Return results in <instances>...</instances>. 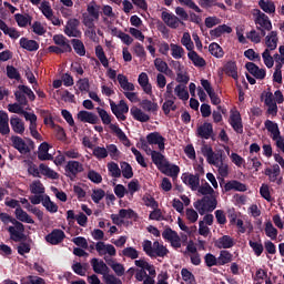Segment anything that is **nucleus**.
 <instances>
[{
	"instance_id": "obj_18",
	"label": "nucleus",
	"mask_w": 284,
	"mask_h": 284,
	"mask_svg": "<svg viewBox=\"0 0 284 284\" xmlns=\"http://www.w3.org/2000/svg\"><path fill=\"white\" fill-rule=\"evenodd\" d=\"M234 245H236V242H234V237L230 235H223L214 242V246L217 250H232Z\"/></svg>"
},
{
	"instance_id": "obj_58",
	"label": "nucleus",
	"mask_w": 284,
	"mask_h": 284,
	"mask_svg": "<svg viewBox=\"0 0 284 284\" xmlns=\"http://www.w3.org/2000/svg\"><path fill=\"white\" fill-rule=\"evenodd\" d=\"M197 192H199V194H202V196H212V195H214V189L207 182H205L204 185H200L197 187Z\"/></svg>"
},
{
	"instance_id": "obj_39",
	"label": "nucleus",
	"mask_w": 284,
	"mask_h": 284,
	"mask_svg": "<svg viewBox=\"0 0 284 284\" xmlns=\"http://www.w3.org/2000/svg\"><path fill=\"white\" fill-rule=\"evenodd\" d=\"M16 219L18 221H21V223H29L31 225H34V220L21 207L16 209Z\"/></svg>"
},
{
	"instance_id": "obj_43",
	"label": "nucleus",
	"mask_w": 284,
	"mask_h": 284,
	"mask_svg": "<svg viewBox=\"0 0 284 284\" xmlns=\"http://www.w3.org/2000/svg\"><path fill=\"white\" fill-rule=\"evenodd\" d=\"M264 232L271 241H276L278 236V230L274 227V224H272V222L268 221L265 223Z\"/></svg>"
},
{
	"instance_id": "obj_55",
	"label": "nucleus",
	"mask_w": 284,
	"mask_h": 284,
	"mask_svg": "<svg viewBox=\"0 0 284 284\" xmlns=\"http://www.w3.org/2000/svg\"><path fill=\"white\" fill-rule=\"evenodd\" d=\"M204 263H205L206 267H214V266L219 267V257H216L212 253H206L204 255Z\"/></svg>"
},
{
	"instance_id": "obj_40",
	"label": "nucleus",
	"mask_w": 284,
	"mask_h": 284,
	"mask_svg": "<svg viewBox=\"0 0 284 284\" xmlns=\"http://www.w3.org/2000/svg\"><path fill=\"white\" fill-rule=\"evenodd\" d=\"M154 67L158 72H161L162 74H172V71L170 70V67H168V62L163 61L161 58H156L154 60Z\"/></svg>"
},
{
	"instance_id": "obj_15",
	"label": "nucleus",
	"mask_w": 284,
	"mask_h": 284,
	"mask_svg": "<svg viewBox=\"0 0 284 284\" xmlns=\"http://www.w3.org/2000/svg\"><path fill=\"white\" fill-rule=\"evenodd\" d=\"M44 239L47 243H50V245H59V243H63L65 232H63L61 229H54L51 233L45 235Z\"/></svg>"
},
{
	"instance_id": "obj_52",
	"label": "nucleus",
	"mask_w": 284,
	"mask_h": 284,
	"mask_svg": "<svg viewBox=\"0 0 284 284\" xmlns=\"http://www.w3.org/2000/svg\"><path fill=\"white\" fill-rule=\"evenodd\" d=\"M30 192L31 194H45V186L39 180H36L30 184Z\"/></svg>"
},
{
	"instance_id": "obj_33",
	"label": "nucleus",
	"mask_w": 284,
	"mask_h": 284,
	"mask_svg": "<svg viewBox=\"0 0 284 284\" xmlns=\"http://www.w3.org/2000/svg\"><path fill=\"white\" fill-rule=\"evenodd\" d=\"M232 261H234V255L230 251L227 250L220 251V255L217 257L219 267L223 265H227V263H232Z\"/></svg>"
},
{
	"instance_id": "obj_35",
	"label": "nucleus",
	"mask_w": 284,
	"mask_h": 284,
	"mask_svg": "<svg viewBox=\"0 0 284 284\" xmlns=\"http://www.w3.org/2000/svg\"><path fill=\"white\" fill-rule=\"evenodd\" d=\"M264 125L267 132H271L273 140H276L278 139V136H281V129H278V124L276 122H273L272 120H266L264 122Z\"/></svg>"
},
{
	"instance_id": "obj_20",
	"label": "nucleus",
	"mask_w": 284,
	"mask_h": 284,
	"mask_svg": "<svg viewBox=\"0 0 284 284\" xmlns=\"http://www.w3.org/2000/svg\"><path fill=\"white\" fill-rule=\"evenodd\" d=\"M182 181L185 185H189L193 192L199 190V186L201 185V178L195 174L184 173L182 175Z\"/></svg>"
},
{
	"instance_id": "obj_30",
	"label": "nucleus",
	"mask_w": 284,
	"mask_h": 284,
	"mask_svg": "<svg viewBox=\"0 0 284 284\" xmlns=\"http://www.w3.org/2000/svg\"><path fill=\"white\" fill-rule=\"evenodd\" d=\"M187 58L190 59V61H192L195 68H205V65H207V62L205 61V59L199 55L196 51L189 52Z\"/></svg>"
},
{
	"instance_id": "obj_46",
	"label": "nucleus",
	"mask_w": 284,
	"mask_h": 284,
	"mask_svg": "<svg viewBox=\"0 0 284 284\" xmlns=\"http://www.w3.org/2000/svg\"><path fill=\"white\" fill-rule=\"evenodd\" d=\"M95 55L100 63H102L103 68H109L110 61H108V57L105 55V51H103V47H101V44L95 47Z\"/></svg>"
},
{
	"instance_id": "obj_16",
	"label": "nucleus",
	"mask_w": 284,
	"mask_h": 284,
	"mask_svg": "<svg viewBox=\"0 0 284 284\" xmlns=\"http://www.w3.org/2000/svg\"><path fill=\"white\" fill-rule=\"evenodd\" d=\"M95 251L98 252L99 256H114L116 254V248L112 244H105L103 241H99L95 243Z\"/></svg>"
},
{
	"instance_id": "obj_14",
	"label": "nucleus",
	"mask_w": 284,
	"mask_h": 284,
	"mask_svg": "<svg viewBox=\"0 0 284 284\" xmlns=\"http://www.w3.org/2000/svg\"><path fill=\"white\" fill-rule=\"evenodd\" d=\"M162 239L170 241L172 247H181V237L176 231L168 227L162 232Z\"/></svg>"
},
{
	"instance_id": "obj_17",
	"label": "nucleus",
	"mask_w": 284,
	"mask_h": 284,
	"mask_svg": "<svg viewBox=\"0 0 284 284\" xmlns=\"http://www.w3.org/2000/svg\"><path fill=\"white\" fill-rule=\"evenodd\" d=\"M245 68L254 79H258L260 81H263L265 77H267V71L265 69L258 68L254 62H247L245 64Z\"/></svg>"
},
{
	"instance_id": "obj_27",
	"label": "nucleus",
	"mask_w": 284,
	"mask_h": 284,
	"mask_svg": "<svg viewBox=\"0 0 284 284\" xmlns=\"http://www.w3.org/2000/svg\"><path fill=\"white\" fill-rule=\"evenodd\" d=\"M10 118L6 111H0V134H10Z\"/></svg>"
},
{
	"instance_id": "obj_50",
	"label": "nucleus",
	"mask_w": 284,
	"mask_h": 284,
	"mask_svg": "<svg viewBox=\"0 0 284 284\" xmlns=\"http://www.w3.org/2000/svg\"><path fill=\"white\" fill-rule=\"evenodd\" d=\"M120 168L122 170L121 174L123 179H132L134 176V171L132 170V165H130V163L121 162Z\"/></svg>"
},
{
	"instance_id": "obj_60",
	"label": "nucleus",
	"mask_w": 284,
	"mask_h": 284,
	"mask_svg": "<svg viewBox=\"0 0 284 284\" xmlns=\"http://www.w3.org/2000/svg\"><path fill=\"white\" fill-rule=\"evenodd\" d=\"M262 59L266 68H274V58L270 53V49L264 50V52L262 53Z\"/></svg>"
},
{
	"instance_id": "obj_1",
	"label": "nucleus",
	"mask_w": 284,
	"mask_h": 284,
	"mask_svg": "<svg viewBox=\"0 0 284 284\" xmlns=\"http://www.w3.org/2000/svg\"><path fill=\"white\" fill-rule=\"evenodd\" d=\"M151 160L154 165H156L158 170L165 174L166 176H171L172 179H176L179 173L181 172V168L179 165L173 164L170 165V161L165 159V155L159 151H151Z\"/></svg>"
},
{
	"instance_id": "obj_44",
	"label": "nucleus",
	"mask_w": 284,
	"mask_h": 284,
	"mask_svg": "<svg viewBox=\"0 0 284 284\" xmlns=\"http://www.w3.org/2000/svg\"><path fill=\"white\" fill-rule=\"evenodd\" d=\"M42 205L43 207H45L47 212H50L51 214H57V212H59V205L52 202L49 195L44 196V200L42 201Z\"/></svg>"
},
{
	"instance_id": "obj_3",
	"label": "nucleus",
	"mask_w": 284,
	"mask_h": 284,
	"mask_svg": "<svg viewBox=\"0 0 284 284\" xmlns=\"http://www.w3.org/2000/svg\"><path fill=\"white\" fill-rule=\"evenodd\" d=\"M95 110L103 125H109L110 130L113 131V133L118 136L120 141H130V139H128V135H125V132H123V130H121L118 124H112V115H110V113H108L105 109L98 106Z\"/></svg>"
},
{
	"instance_id": "obj_38",
	"label": "nucleus",
	"mask_w": 284,
	"mask_h": 284,
	"mask_svg": "<svg viewBox=\"0 0 284 284\" xmlns=\"http://www.w3.org/2000/svg\"><path fill=\"white\" fill-rule=\"evenodd\" d=\"M116 79L122 90H125V92H134V84L128 81V77L123 74H118Z\"/></svg>"
},
{
	"instance_id": "obj_13",
	"label": "nucleus",
	"mask_w": 284,
	"mask_h": 284,
	"mask_svg": "<svg viewBox=\"0 0 284 284\" xmlns=\"http://www.w3.org/2000/svg\"><path fill=\"white\" fill-rule=\"evenodd\" d=\"M265 176H268V181L271 183H276L277 185H282L283 178L281 176V166L278 164H274L272 169L266 168L264 171Z\"/></svg>"
},
{
	"instance_id": "obj_22",
	"label": "nucleus",
	"mask_w": 284,
	"mask_h": 284,
	"mask_svg": "<svg viewBox=\"0 0 284 284\" xmlns=\"http://www.w3.org/2000/svg\"><path fill=\"white\" fill-rule=\"evenodd\" d=\"M53 42L55 45H59L62 52L68 53L72 52V45H70V40L65 38L63 34H55L53 36Z\"/></svg>"
},
{
	"instance_id": "obj_64",
	"label": "nucleus",
	"mask_w": 284,
	"mask_h": 284,
	"mask_svg": "<svg viewBox=\"0 0 284 284\" xmlns=\"http://www.w3.org/2000/svg\"><path fill=\"white\" fill-rule=\"evenodd\" d=\"M105 197V191L103 189H95L91 195L93 203H101V201Z\"/></svg>"
},
{
	"instance_id": "obj_47",
	"label": "nucleus",
	"mask_w": 284,
	"mask_h": 284,
	"mask_svg": "<svg viewBox=\"0 0 284 284\" xmlns=\"http://www.w3.org/2000/svg\"><path fill=\"white\" fill-rule=\"evenodd\" d=\"M209 51L211 52L212 57H215L216 59H223L225 54L223 48H221L216 42H213L209 45Z\"/></svg>"
},
{
	"instance_id": "obj_36",
	"label": "nucleus",
	"mask_w": 284,
	"mask_h": 284,
	"mask_svg": "<svg viewBox=\"0 0 284 284\" xmlns=\"http://www.w3.org/2000/svg\"><path fill=\"white\" fill-rule=\"evenodd\" d=\"M258 7L266 14H274V12H276V4H274V1L271 0H260Z\"/></svg>"
},
{
	"instance_id": "obj_32",
	"label": "nucleus",
	"mask_w": 284,
	"mask_h": 284,
	"mask_svg": "<svg viewBox=\"0 0 284 284\" xmlns=\"http://www.w3.org/2000/svg\"><path fill=\"white\" fill-rule=\"evenodd\" d=\"M250 247L253 250L255 256H261L263 252L265 251V247L263 246V241L261 240V236L248 241Z\"/></svg>"
},
{
	"instance_id": "obj_5",
	"label": "nucleus",
	"mask_w": 284,
	"mask_h": 284,
	"mask_svg": "<svg viewBox=\"0 0 284 284\" xmlns=\"http://www.w3.org/2000/svg\"><path fill=\"white\" fill-rule=\"evenodd\" d=\"M216 205H219V202L214 195H205L194 203L195 210H197L199 214L202 216L205 212H214V210H216Z\"/></svg>"
},
{
	"instance_id": "obj_41",
	"label": "nucleus",
	"mask_w": 284,
	"mask_h": 284,
	"mask_svg": "<svg viewBox=\"0 0 284 284\" xmlns=\"http://www.w3.org/2000/svg\"><path fill=\"white\" fill-rule=\"evenodd\" d=\"M39 170H40V173L43 175V176H47L48 179H53V180H57L59 179V173H57L54 170L50 169L48 165H45L44 163H41L39 165Z\"/></svg>"
},
{
	"instance_id": "obj_7",
	"label": "nucleus",
	"mask_w": 284,
	"mask_h": 284,
	"mask_svg": "<svg viewBox=\"0 0 284 284\" xmlns=\"http://www.w3.org/2000/svg\"><path fill=\"white\" fill-rule=\"evenodd\" d=\"M14 97L17 103H20V105H28V99L29 101H34L37 99V95H34V91L30 89V87L20 84L18 85V90L14 91Z\"/></svg>"
},
{
	"instance_id": "obj_4",
	"label": "nucleus",
	"mask_w": 284,
	"mask_h": 284,
	"mask_svg": "<svg viewBox=\"0 0 284 284\" xmlns=\"http://www.w3.org/2000/svg\"><path fill=\"white\" fill-rule=\"evenodd\" d=\"M253 17H255V24H257V30L261 37H265L266 32L272 31V20L267 14L263 13L260 9L253 10Z\"/></svg>"
},
{
	"instance_id": "obj_61",
	"label": "nucleus",
	"mask_w": 284,
	"mask_h": 284,
	"mask_svg": "<svg viewBox=\"0 0 284 284\" xmlns=\"http://www.w3.org/2000/svg\"><path fill=\"white\" fill-rule=\"evenodd\" d=\"M77 85H78L80 92H90V79L80 78L77 81Z\"/></svg>"
},
{
	"instance_id": "obj_29",
	"label": "nucleus",
	"mask_w": 284,
	"mask_h": 284,
	"mask_svg": "<svg viewBox=\"0 0 284 284\" xmlns=\"http://www.w3.org/2000/svg\"><path fill=\"white\" fill-rule=\"evenodd\" d=\"M20 48L28 52H37V50H39V42L36 40H29L28 38H21Z\"/></svg>"
},
{
	"instance_id": "obj_62",
	"label": "nucleus",
	"mask_w": 284,
	"mask_h": 284,
	"mask_svg": "<svg viewBox=\"0 0 284 284\" xmlns=\"http://www.w3.org/2000/svg\"><path fill=\"white\" fill-rule=\"evenodd\" d=\"M123 256H126V258H131L132 261L136 260L139 257V251L136 248L130 246L125 247L122 251Z\"/></svg>"
},
{
	"instance_id": "obj_6",
	"label": "nucleus",
	"mask_w": 284,
	"mask_h": 284,
	"mask_svg": "<svg viewBox=\"0 0 284 284\" xmlns=\"http://www.w3.org/2000/svg\"><path fill=\"white\" fill-rule=\"evenodd\" d=\"M9 223H12L14 226H9L8 232L10 234L11 241H14V243H19V241H26V226L23 223L17 221V219L10 216Z\"/></svg>"
},
{
	"instance_id": "obj_53",
	"label": "nucleus",
	"mask_w": 284,
	"mask_h": 284,
	"mask_svg": "<svg viewBox=\"0 0 284 284\" xmlns=\"http://www.w3.org/2000/svg\"><path fill=\"white\" fill-rule=\"evenodd\" d=\"M40 10L42 14L45 17V19H50L54 16V11L52 10V7L48 1H42L40 4Z\"/></svg>"
},
{
	"instance_id": "obj_28",
	"label": "nucleus",
	"mask_w": 284,
	"mask_h": 284,
	"mask_svg": "<svg viewBox=\"0 0 284 284\" xmlns=\"http://www.w3.org/2000/svg\"><path fill=\"white\" fill-rule=\"evenodd\" d=\"M232 34V27L227 24H221L215 29L210 31V36L212 39H219V37H223V34Z\"/></svg>"
},
{
	"instance_id": "obj_21",
	"label": "nucleus",
	"mask_w": 284,
	"mask_h": 284,
	"mask_svg": "<svg viewBox=\"0 0 284 284\" xmlns=\"http://www.w3.org/2000/svg\"><path fill=\"white\" fill-rule=\"evenodd\" d=\"M12 146L20 152V154H30V148L19 135L11 136Z\"/></svg>"
},
{
	"instance_id": "obj_24",
	"label": "nucleus",
	"mask_w": 284,
	"mask_h": 284,
	"mask_svg": "<svg viewBox=\"0 0 284 284\" xmlns=\"http://www.w3.org/2000/svg\"><path fill=\"white\" fill-rule=\"evenodd\" d=\"M91 265L95 274H108V272H110V267H108V264H105L103 260L99 261V258L93 257L91 260Z\"/></svg>"
},
{
	"instance_id": "obj_48",
	"label": "nucleus",
	"mask_w": 284,
	"mask_h": 284,
	"mask_svg": "<svg viewBox=\"0 0 284 284\" xmlns=\"http://www.w3.org/2000/svg\"><path fill=\"white\" fill-rule=\"evenodd\" d=\"M141 108L145 112H158L159 111V104L156 102H152L151 100H142L140 103Z\"/></svg>"
},
{
	"instance_id": "obj_57",
	"label": "nucleus",
	"mask_w": 284,
	"mask_h": 284,
	"mask_svg": "<svg viewBox=\"0 0 284 284\" xmlns=\"http://www.w3.org/2000/svg\"><path fill=\"white\" fill-rule=\"evenodd\" d=\"M108 170L113 179H121V169L116 162L109 163Z\"/></svg>"
},
{
	"instance_id": "obj_19",
	"label": "nucleus",
	"mask_w": 284,
	"mask_h": 284,
	"mask_svg": "<svg viewBox=\"0 0 284 284\" xmlns=\"http://www.w3.org/2000/svg\"><path fill=\"white\" fill-rule=\"evenodd\" d=\"M78 120L81 121V123L97 125V123H99V115L90 111H79Z\"/></svg>"
},
{
	"instance_id": "obj_9",
	"label": "nucleus",
	"mask_w": 284,
	"mask_h": 284,
	"mask_svg": "<svg viewBox=\"0 0 284 284\" xmlns=\"http://www.w3.org/2000/svg\"><path fill=\"white\" fill-rule=\"evenodd\" d=\"M111 112L114 114V116L118 119V121H125L128 114L130 112V106L128 103H125V100H120L118 104L114 103V101L109 100Z\"/></svg>"
},
{
	"instance_id": "obj_10",
	"label": "nucleus",
	"mask_w": 284,
	"mask_h": 284,
	"mask_svg": "<svg viewBox=\"0 0 284 284\" xmlns=\"http://www.w3.org/2000/svg\"><path fill=\"white\" fill-rule=\"evenodd\" d=\"M161 19L165 23V26H168V28H171L172 30H176L180 24L185 26V22L179 19V17L168 11H162Z\"/></svg>"
},
{
	"instance_id": "obj_56",
	"label": "nucleus",
	"mask_w": 284,
	"mask_h": 284,
	"mask_svg": "<svg viewBox=\"0 0 284 284\" xmlns=\"http://www.w3.org/2000/svg\"><path fill=\"white\" fill-rule=\"evenodd\" d=\"M171 54L173 59H182L183 54H185V49L181 45L171 43Z\"/></svg>"
},
{
	"instance_id": "obj_8",
	"label": "nucleus",
	"mask_w": 284,
	"mask_h": 284,
	"mask_svg": "<svg viewBox=\"0 0 284 284\" xmlns=\"http://www.w3.org/2000/svg\"><path fill=\"white\" fill-rule=\"evenodd\" d=\"M83 163L77 161V160H70L64 165V175L70 181L74 182L77 179H79V174L84 172Z\"/></svg>"
},
{
	"instance_id": "obj_54",
	"label": "nucleus",
	"mask_w": 284,
	"mask_h": 284,
	"mask_svg": "<svg viewBox=\"0 0 284 284\" xmlns=\"http://www.w3.org/2000/svg\"><path fill=\"white\" fill-rule=\"evenodd\" d=\"M175 94L181 101H187V99H190V92L181 84L175 87Z\"/></svg>"
},
{
	"instance_id": "obj_42",
	"label": "nucleus",
	"mask_w": 284,
	"mask_h": 284,
	"mask_svg": "<svg viewBox=\"0 0 284 284\" xmlns=\"http://www.w3.org/2000/svg\"><path fill=\"white\" fill-rule=\"evenodd\" d=\"M87 14L89 17H93L95 20H99L100 12H101V6L97 4L95 1H92L91 3L88 4L87 7Z\"/></svg>"
},
{
	"instance_id": "obj_63",
	"label": "nucleus",
	"mask_w": 284,
	"mask_h": 284,
	"mask_svg": "<svg viewBox=\"0 0 284 284\" xmlns=\"http://www.w3.org/2000/svg\"><path fill=\"white\" fill-rule=\"evenodd\" d=\"M88 179L89 181H91L92 183H95L97 185L103 182V176H101L100 173L94 170H90L88 172Z\"/></svg>"
},
{
	"instance_id": "obj_12",
	"label": "nucleus",
	"mask_w": 284,
	"mask_h": 284,
	"mask_svg": "<svg viewBox=\"0 0 284 284\" xmlns=\"http://www.w3.org/2000/svg\"><path fill=\"white\" fill-rule=\"evenodd\" d=\"M149 145H158L160 152H165V138L159 132H151L146 135Z\"/></svg>"
},
{
	"instance_id": "obj_51",
	"label": "nucleus",
	"mask_w": 284,
	"mask_h": 284,
	"mask_svg": "<svg viewBox=\"0 0 284 284\" xmlns=\"http://www.w3.org/2000/svg\"><path fill=\"white\" fill-rule=\"evenodd\" d=\"M199 6L201 8H213V6H216L217 8H221V10H225V4L223 2H219V0H199Z\"/></svg>"
},
{
	"instance_id": "obj_49",
	"label": "nucleus",
	"mask_w": 284,
	"mask_h": 284,
	"mask_svg": "<svg viewBox=\"0 0 284 284\" xmlns=\"http://www.w3.org/2000/svg\"><path fill=\"white\" fill-rule=\"evenodd\" d=\"M71 43L73 45L74 52L78 53L79 57H85V44H83V41L79 39H72Z\"/></svg>"
},
{
	"instance_id": "obj_25",
	"label": "nucleus",
	"mask_w": 284,
	"mask_h": 284,
	"mask_svg": "<svg viewBox=\"0 0 284 284\" xmlns=\"http://www.w3.org/2000/svg\"><path fill=\"white\" fill-rule=\"evenodd\" d=\"M265 45L267 48L266 50H270V52L276 50V48H278V32L271 31L265 38Z\"/></svg>"
},
{
	"instance_id": "obj_31",
	"label": "nucleus",
	"mask_w": 284,
	"mask_h": 284,
	"mask_svg": "<svg viewBox=\"0 0 284 284\" xmlns=\"http://www.w3.org/2000/svg\"><path fill=\"white\" fill-rule=\"evenodd\" d=\"M131 115L135 121H140V123H148L150 121V115L146 113L142 112L141 109L138 106H132L130 109Z\"/></svg>"
},
{
	"instance_id": "obj_23",
	"label": "nucleus",
	"mask_w": 284,
	"mask_h": 284,
	"mask_svg": "<svg viewBox=\"0 0 284 284\" xmlns=\"http://www.w3.org/2000/svg\"><path fill=\"white\" fill-rule=\"evenodd\" d=\"M247 192V185L239 182L237 180H231L224 184V192Z\"/></svg>"
},
{
	"instance_id": "obj_11",
	"label": "nucleus",
	"mask_w": 284,
	"mask_h": 284,
	"mask_svg": "<svg viewBox=\"0 0 284 284\" xmlns=\"http://www.w3.org/2000/svg\"><path fill=\"white\" fill-rule=\"evenodd\" d=\"M196 136L199 139L209 140L212 139L214 141V125L210 122H204L196 130Z\"/></svg>"
},
{
	"instance_id": "obj_59",
	"label": "nucleus",
	"mask_w": 284,
	"mask_h": 284,
	"mask_svg": "<svg viewBox=\"0 0 284 284\" xmlns=\"http://www.w3.org/2000/svg\"><path fill=\"white\" fill-rule=\"evenodd\" d=\"M7 77L8 79H14L16 81H21V73L13 65H7Z\"/></svg>"
},
{
	"instance_id": "obj_26",
	"label": "nucleus",
	"mask_w": 284,
	"mask_h": 284,
	"mask_svg": "<svg viewBox=\"0 0 284 284\" xmlns=\"http://www.w3.org/2000/svg\"><path fill=\"white\" fill-rule=\"evenodd\" d=\"M138 83L142 88L143 92H145V94H152V84L150 83V78L148 77V73H140L138 78Z\"/></svg>"
},
{
	"instance_id": "obj_45",
	"label": "nucleus",
	"mask_w": 284,
	"mask_h": 284,
	"mask_svg": "<svg viewBox=\"0 0 284 284\" xmlns=\"http://www.w3.org/2000/svg\"><path fill=\"white\" fill-rule=\"evenodd\" d=\"M14 19L19 28H26L28 24L30 26V23H32V18L30 14L24 16L21 13H16Z\"/></svg>"
},
{
	"instance_id": "obj_34",
	"label": "nucleus",
	"mask_w": 284,
	"mask_h": 284,
	"mask_svg": "<svg viewBox=\"0 0 284 284\" xmlns=\"http://www.w3.org/2000/svg\"><path fill=\"white\" fill-rule=\"evenodd\" d=\"M224 72L227 77H232L235 81L239 79V68L236 67V62L229 61L224 65Z\"/></svg>"
},
{
	"instance_id": "obj_2",
	"label": "nucleus",
	"mask_w": 284,
	"mask_h": 284,
	"mask_svg": "<svg viewBox=\"0 0 284 284\" xmlns=\"http://www.w3.org/2000/svg\"><path fill=\"white\" fill-rule=\"evenodd\" d=\"M143 252L150 258H165L170 254V250L159 241L153 242L150 240H144L142 243Z\"/></svg>"
},
{
	"instance_id": "obj_37",
	"label": "nucleus",
	"mask_w": 284,
	"mask_h": 284,
	"mask_svg": "<svg viewBox=\"0 0 284 284\" xmlns=\"http://www.w3.org/2000/svg\"><path fill=\"white\" fill-rule=\"evenodd\" d=\"M10 125L13 132H16V134H23V132H26V126L23 124V121H21V119H19L18 116L11 118Z\"/></svg>"
}]
</instances>
